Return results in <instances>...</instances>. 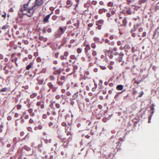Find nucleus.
<instances>
[{
	"instance_id": "nucleus-1",
	"label": "nucleus",
	"mask_w": 159,
	"mask_h": 159,
	"mask_svg": "<svg viewBox=\"0 0 159 159\" xmlns=\"http://www.w3.org/2000/svg\"><path fill=\"white\" fill-rule=\"evenodd\" d=\"M29 3V2H28L26 4L21 5L20 11L23 15H26L29 17H31L32 16L34 11L32 7L28 8Z\"/></svg>"
},
{
	"instance_id": "nucleus-2",
	"label": "nucleus",
	"mask_w": 159,
	"mask_h": 159,
	"mask_svg": "<svg viewBox=\"0 0 159 159\" xmlns=\"http://www.w3.org/2000/svg\"><path fill=\"white\" fill-rule=\"evenodd\" d=\"M61 125L65 127V132L67 135L71 134V126L70 123H68L67 124L65 122H62Z\"/></svg>"
},
{
	"instance_id": "nucleus-3",
	"label": "nucleus",
	"mask_w": 159,
	"mask_h": 159,
	"mask_svg": "<svg viewBox=\"0 0 159 159\" xmlns=\"http://www.w3.org/2000/svg\"><path fill=\"white\" fill-rule=\"evenodd\" d=\"M71 59H74L75 61L73 62V68L74 70H76L78 68L79 66V60L74 55H71L70 57Z\"/></svg>"
},
{
	"instance_id": "nucleus-4",
	"label": "nucleus",
	"mask_w": 159,
	"mask_h": 159,
	"mask_svg": "<svg viewBox=\"0 0 159 159\" xmlns=\"http://www.w3.org/2000/svg\"><path fill=\"white\" fill-rule=\"evenodd\" d=\"M66 29V27H60L59 29L57 30V31L55 33V36L57 38H59L61 37V35L65 31Z\"/></svg>"
},
{
	"instance_id": "nucleus-5",
	"label": "nucleus",
	"mask_w": 159,
	"mask_h": 159,
	"mask_svg": "<svg viewBox=\"0 0 159 159\" xmlns=\"http://www.w3.org/2000/svg\"><path fill=\"white\" fill-rule=\"evenodd\" d=\"M43 4V0H35L34 5L32 7V8L34 11L40 7Z\"/></svg>"
},
{
	"instance_id": "nucleus-6",
	"label": "nucleus",
	"mask_w": 159,
	"mask_h": 159,
	"mask_svg": "<svg viewBox=\"0 0 159 159\" xmlns=\"http://www.w3.org/2000/svg\"><path fill=\"white\" fill-rule=\"evenodd\" d=\"M47 86L48 88L51 89L52 92H55L57 90L58 88L57 87L55 86L51 82H48L47 84Z\"/></svg>"
},
{
	"instance_id": "nucleus-7",
	"label": "nucleus",
	"mask_w": 159,
	"mask_h": 159,
	"mask_svg": "<svg viewBox=\"0 0 159 159\" xmlns=\"http://www.w3.org/2000/svg\"><path fill=\"white\" fill-rule=\"evenodd\" d=\"M44 101H39L37 102L36 105L38 107V110H39V107L42 109H43L44 108Z\"/></svg>"
},
{
	"instance_id": "nucleus-8",
	"label": "nucleus",
	"mask_w": 159,
	"mask_h": 159,
	"mask_svg": "<svg viewBox=\"0 0 159 159\" xmlns=\"http://www.w3.org/2000/svg\"><path fill=\"white\" fill-rule=\"evenodd\" d=\"M61 65L63 67V70L64 71H65V69H67V68L70 67V66L69 65L68 62H62Z\"/></svg>"
},
{
	"instance_id": "nucleus-9",
	"label": "nucleus",
	"mask_w": 159,
	"mask_h": 159,
	"mask_svg": "<svg viewBox=\"0 0 159 159\" xmlns=\"http://www.w3.org/2000/svg\"><path fill=\"white\" fill-rule=\"evenodd\" d=\"M24 148L25 150L27 152H30L29 154H28L29 155H30L33 154V151H31V149L29 147L26 146H25L24 147Z\"/></svg>"
},
{
	"instance_id": "nucleus-10",
	"label": "nucleus",
	"mask_w": 159,
	"mask_h": 159,
	"mask_svg": "<svg viewBox=\"0 0 159 159\" xmlns=\"http://www.w3.org/2000/svg\"><path fill=\"white\" fill-rule=\"evenodd\" d=\"M27 111L30 114V116L33 117L35 116V113L33 112V109L32 108H30Z\"/></svg>"
},
{
	"instance_id": "nucleus-11",
	"label": "nucleus",
	"mask_w": 159,
	"mask_h": 159,
	"mask_svg": "<svg viewBox=\"0 0 159 159\" xmlns=\"http://www.w3.org/2000/svg\"><path fill=\"white\" fill-rule=\"evenodd\" d=\"M73 4L72 2L70 0H67L66 2V7L68 8L72 6Z\"/></svg>"
},
{
	"instance_id": "nucleus-12",
	"label": "nucleus",
	"mask_w": 159,
	"mask_h": 159,
	"mask_svg": "<svg viewBox=\"0 0 159 159\" xmlns=\"http://www.w3.org/2000/svg\"><path fill=\"white\" fill-rule=\"evenodd\" d=\"M61 72V68L55 70L53 72V74L55 75H59Z\"/></svg>"
},
{
	"instance_id": "nucleus-13",
	"label": "nucleus",
	"mask_w": 159,
	"mask_h": 159,
	"mask_svg": "<svg viewBox=\"0 0 159 159\" xmlns=\"http://www.w3.org/2000/svg\"><path fill=\"white\" fill-rule=\"evenodd\" d=\"M50 16V15H48L44 18L43 20L44 23H48V19Z\"/></svg>"
},
{
	"instance_id": "nucleus-14",
	"label": "nucleus",
	"mask_w": 159,
	"mask_h": 159,
	"mask_svg": "<svg viewBox=\"0 0 159 159\" xmlns=\"http://www.w3.org/2000/svg\"><path fill=\"white\" fill-rule=\"evenodd\" d=\"M64 82L63 81L59 79H57V84L59 86H62Z\"/></svg>"
},
{
	"instance_id": "nucleus-15",
	"label": "nucleus",
	"mask_w": 159,
	"mask_h": 159,
	"mask_svg": "<svg viewBox=\"0 0 159 159\" xmlns=\"http://www.w3.org/2000/svg\"><path fill=\"white\" fill-rule=\"evenodd\" d=\"M33 62H30L28 65L26 67V69L27 70H29L33 66Z\"/></svg>"
},
{
	"instance_id": "nucleus-16",
	"label": "nucleus",
	"mask_w": 159,
	"mask_h": 159,
	"mask_svg": "<svg viewBox=\"0 0 159 159\" xmlns=\"http://www.w3.org/2000/svg\"><path fill=\"white\" fill-rule=\"evenodd\" d=\"M76 2H77V4L74 8V9L75 10L77 11H78L79 10V7H78V5L79 0H75Z\"/></svg>"
},
{
	"instance_id": "nucleus-17",
	"label": "nucleus",
	"mask_w": 159,
	"mask_h": 159,
	"mask_svg": "<svg viewBox=\"0 0 159 159\" xmlns=\"http://www.w3.org/2000/svg\"><path fill=\"white\" fill-rule=\"evenodd\" d=\"M11 61L12 62H15L16 66L17 67L18 66V65L16 62L17 61V57H15L14 58H11Z\"/></svg>"
},
{
	"instance_id": "nucleus-18",
	"label": "nucleus",
	"mask_w": 159,
	"mask_h": 159,
	"mask_svg": "<svg viewBox=\"0 0 159 159\" xmlns=\"http://www.w3.org/2000/svg\"><path fill=\"white\" fill-rule=\"evenodd\" d=\"M57 133L58 134L57 137H59V136H62L63 135L62 132L61 130L59 129L57 130Z\"/></svg>"
},
{
	"instance_id": "nucleus-19",
	"label": "nucleus",
	"mask_w": 159,
	"mask_h": 159,
	"mask_svg": "<svg viewBox=\"0 0 159 159\" xmlns=\"http://www.w3.org/2000/svg\"><path fill=\"white\" fill-rule=\"evenodd\" d=\"M43 126L41 125H38L37 127H35L34 129L35 130H37V129H39V130H41L43 129Z\"/></svg>"
},
{
	"instance_id": "nucleus-20",
	"label": "nucleus",
	"mask_w": 159,
	"mask_h": 159,
	"mask_svg": "<svg viewBox=\"0 0 159 159\" xmlns=\"http://www.w3.org/2000/svg\"><path fill=\"white\" fill-rule=\"evenodd\" d=\"M37 96V94L36 93H34L30 95V98H33Z\"/></svg>"
},
{
	"instance_id": "nucleus-21",
	"label": "nucleus",
	"mask_w": 159,
	"mask_h": 159,
	"mask_svg": "<svg viewBox=\"0 0 159 159\" xmlns=\"http://www.w3.org/2000/svg\"><path fill=\"white\" fill-rule=\"evenodd\" d=\"M78 92H77V93H75L72 96L73 98L72 99L74 100L76 99L78 96Z\"/></svg>"
},
{
	"instance_id": "nucleus-22",
	"label": "nucleus",
	"mask_w": 159,
	"mask_h": 159,
	"mask_svg": "<svg viewBox=\"0 0 159 159\" xmlns=\"http://www.w3.org/2000/svg\"><path fill=\"white\" fill-rule=\"evenodd\" d=\"M48 78L50 81H53L55 80V76L53 75H51Z\"/></svg>"
},
{
	"instance_id": "nucleus-23",
	"label": "nucleus",
	"mask_w": 159,
	"mask_h": 159,
	"mask_svg": "<svg viewBox=\"0 0 159 159\" xmlns=\"http://www.w3.org/2000/svg\"><path fill=\"white\" fill-rule=\"evenodd\" d=\"M51 142H52V140L51 139H45L44 140V142L46 143H50Z\"/></svg>"
},
{
	"instance_id": "nucleus-24",
	"label": "nucleus",
	"mask_w": 159,
	"mask_h": 159,
	"mask_svg": "<svg viewBox=\"0 0 159 159\" xmlns=\"http://www.w3.org/2000/svg\"><path fill=\"white\" fill-rule=\"evenodd\" d=\"M39 39L40 40H43L44 41H46L47 40V39L45 38H44L43 36H40L39 37Z\"/></svg>"
},
{
	"instance_id": "nucleus-25",
	"label": "nucleus",
	"mask_w": 159,
	"mask_h": 159,
	"mask_svg": "<svg viewBox=\"0 0 159 159\" xmlns=\"http://www.w3.org/2000/svg\"><path fill=\"white\" fill-rule=\"evenodd\" d=\"M9 26L8 25H5L3 26L2 27V30H6L8 29Z\"/></svg>"
},
{
	"instance_id": "nucleus-26",
	"label": "nucleus",
	"mask_w": 159,
	"mask_h": 159,
	"mask_svg": "<svg viewBox=\"0 0 159 159\" xmlns=\"http://www.w3.org/2000/svg\"><path fill=\"white\" fill-rule=\"evenodd\" d=\"M16 109L18 110H19L21 108L22 106L20 104H18L16 106Z\"/></svg>"
},
{
	"instance_id": "nucleus-27",
	"label": "nucleus",
	"mask_w": 159,
	"mask_h": 159,
	"mask_svg": "<svg viewBox=\"0 0 159 159\" xmlns=\"http://www.w3.org/2000/svg\"><path fill=\"white\" fill-rule=\"evenodd\" d=\"M65 77L64 76H61L60 77V80L63 81L64 82L65 80Z\"/></svg>"
},
{
	"instance_id": "nucleus-28",
	"label": "nucleus",
	"mask_w": 159,
	"mask_h": 159,
	"mask_svg": "<svg viewBox=\"0 0 159 159\" xmlns=\"http://www.w3.org/2000/svg\"><path fill=\"white\" fill-rule=\"evenodd\" d=\"M7 88H4L0 90V92H6L7 91Z\"/></svg>"
},
{
	"instance_id": "nucleus-29",
	"label": "nucleus",
	"mask_w": 159,
	"mask_h": 159,
	"mask_svg": "<svg viewBox=\"0 0 159 159\" xmlns=\"http://www.w3.org/2000/svg\"><path fill=\"white\" fill-rule=\"evenodd\" d=\"M29 123L32 124L34 123V121L33 119L30 118L29 120Z\"/></svg>"
},
{
	"instance_id": "nucleus-30",
	"label": "nucleus",
	"mask_w": 159,
	"mask_h": 159,
	"mask_svg": "<svg viewBox=\"0 0 159 159\" xmlns=\"http://www.w3.org/2000/svg\"><path fill=\"white\" fill-rule=\"evenodd\" d=\"M3 127V125L2 124L0 125V133H2V129Z\"/></svg>"
},
{
	"instance_id": "nucleus-31",
	"label": "nucleus",
	"mask_w": 159,
	"mask_h": 159,
	"mask_svg": "<svg viewBox=\"0 0 159 159\" xmlns=\"http://www.w3.org/2000/svg\"><path fill=\"white\" fill-rule=\"evenodd\" d=\"M61 141L63 143H65L66 141V139L65 138H64Z\"/></svg>"
},
{
	"instance_id": "nucleus-32",
	"label": "nucleus",
	"mask_w": 159,
	"mask_h": 159,
	"mask_svg": "<svg viewBox=\"0 0 159 159\" xmlns=\"http://www.w3.org/2000/svg\"><path fill=\"white\" fill-rule=\"evenodd\" d=\"M60 59L62 60H63L66 59V57H65L64 55L61 56L60 57Z\"/></svg>"
},
{
	"instance_id": "nucleus-33",
	"label": "nucleus",
	"mask_w": 159,
	"mask_h": 159,
	"mask_svg": "<svg viewBox=\"0 0 159 159\" xmlns=\"http://www.w3.org/2000/svg\"><path fill=\"white\" fill-rule=\"evenodd\" d=\"M60 96L59 95H57L55 96V98L57 100H59L60 98Z\"/></svg>"
},
{
	"instance_id": "nucleus-34",
	"label": "nucleus",
	"mask_w": 159,
	"mask_h": 159,
	"mask_svg": "<svg viewBox=\"0 0 159 159\" xmlns=\"http://www.w3.org/2000/svg\"><path fill=\"white\" fill-rule=\"evenodd\" d=\"M60 10L59 9L56 10L55 11V13L56 14H59L60 13Z\"/></svg>"
},
{
	"instance_id": "nucleus-35",
	"label": "nucleus",
	"mask_w": 159,
	"mask_h": 159,
	"mask_svg": "<svg viewBox=\"0 0 159 159\" xmlns=\"http://www.w3.org/2000/svg\"><path fill=\"white\" fill-rule=\"evenodd\" d=\"M55 107L57 108H59L60 107V105L58 103H56L55 104Z\"/></svg>"
},
{
	"instance_id": "nucleus-36",
	"label": "nucleus",
	"mask_w": 159,
	"mask_h": 159,
	"mask_svg": "<svg viewBox=\"0 0 159 159\" xmlns=\"http://www.w3.org/2000/svg\"><path fill=\"white\" fill-rule=\"evenodd\" d=\"M36 75V73L35 72H34L33 74H30V75L29 76L30 77H33L35 76V75Z\"/></svg>"
},
{
	"instance_id": "nucleus-37",
	"label": "nucleus",
	"mask_w": 159,
	"mask_h": 159,
	"mask_svg": "<svg viewBox=\"0 0 159 159\" xmlns=\"http://www.w3.org/2000/svg\"><path fill=\"white\" fill-rule=\"evenodd\" d=\"M70 67L69 68H67V69H65V71L67 72H68L70 71Z\"/></svg>"
},
{
	"instance_id": "nucleus-38",
	"label": "nucleus",
	"mask_w": 159,
	"mask_h": 159,
	"mask_svg": "<svg viewBox=\"0 0 159 159\" xmlns=\"http://www.w3.org/2000/svg\"><path fill=\"white\" fill-rule=\"evenodd\" d=\"M57 19V16L56 15H54L52 17V19L53 20H56Z\"/></svg>"
},
{
	"instance_id": "nucleus-39",
	"label": "nucleus",
	"mask_w": 159,
	"mask_h": 159,
	"mask_svg": "<svg viewBox=\"0 0 159 159\" xmlns=\"http://www.w3.org/2000/svg\"><path fill=\"white\" fill-rule=\"evenodd\" d=\"M23 43L25 45H27L29 43V42L27 40H24L23 41Z\"/></svg>"
},
{
	"instance_id": "nucleus-40",
	"label": "nucleus",
	"mask_w": 159,
	"mask_h": 159,
	"mask_svg": "<svg viewBox=\"0 0 159 159\" xmlns=\"http://www.w3.org/2000/svg\"><path fill=\"white\" fill-rule=\"evenodd\" d=\"M13 142L14 143H16L17 142V138L16 137L14 138L13 139Z\"/></svg>"
},
{
	"instance_id": "nucleus-41",
	"label": "nucleus",
	"mask_w": 159,
	"mask_h": 159,
	"mask_svg": "<svg viewBox=\"0 0 159 159\" xmlns=\"http://www.w3.org/2000/svg\"><path fill=\"white\" fill-rule=\"evenodd\" d=\"M12 49H10L9 50H8V52H9V53L8 54H7V55H10V54L12 52Z\"/></svg>"
},
{
	"instance_id": "nucleus-42",
	"label": "nucleus",
	"mask_w": 159,
	"mask_h": 159,
	"mask_svg": "<svg viewBox=\"0 0 159 159\" xmlns=\"http://www.w3.org/2000/svg\"><path fill=\"white\" fill-rule=\"evenodd\" d=\"M43 98V95H42L41 96H38L37 97V99L38 100H39V99H41Z\"/></svg>"
},
{
	"instance_id": "nucleus-43",
	"label": "nucleus",
	"mask_w": 159,
	"mask_h": 159,
	"mask_svg": "<svg viewBox=\"0 0 159 159\" xmlns=\"http://www.w3.org/2000/svg\"><path fill=\"white\" fill-rule=\"evenodd\" d=\"M64 55L66 57L68 55V53L66 51L64 52Z\"/></svg>"
},
{
	"instance_id": "nucleus-44",
	"label": "nucleus",
	"mask_w": 159,
	"mask_h": 159,
	"mask_svg": "<svg viewBox=\"0 0 159 159\" xmlns=\"http://www.w3.org/2000/svg\"><path fill=\"white\" fill-rule=\"evenodd\" d=\"M53 125V123L52 122H50L48 123V126L49 127H51Z\"/></svg>"
},
{
	"instance_id": "nucleus-45",
	"label": "nucleus",
	"mask_w": 159,
	"mask_h": 159,
	"mask_svg": "<svg viewBox=\"0 0 159 159\" xmlns=\"http://www.w3.org/2000/svg\"><path fill=\"white\" fill-rule=\"evenodd\" d=\"M29 116L28 115H25V116H24V119L26 120L28 119L29 118Z\"/></svg>"
},
{
	"instance_id": "nucleus-46",
	"label": "nucleus",
	"mask_w": 159,
	"mask_h": 159,
	"mask_svg": "<svg viewBox=\"0 0 159 159\" xmlns=\"http://www.w3.org/2000/svg\"><path fill=\"white\" fill-rule=\"evenodd\" d=\"M12 119L11 116H9L7 117V120H10Z\"/></svg>"
},
{
	"instance_id": "nucleus-47",
	"label": "nucleus",
	"mask_w": 159,
	"mask_h": 159,
	"mask_svg": "<svg viewBox=\"0 0 159 159\" xmlns=\"http://www.w3.org/2000/svg\"><path fill=\"white\" fill-rule=\"evenodd\" d=\"M28 115L27 114V113L26 111H24V112H23L22 113V115L23 116H24L25 115Z\"/></svg>"
},
{
	"instance_id": "nucleus-48",
	"label": "nucleus",
	"mask_w": 159,
	"mask_h": 159,
	"mask_svg": "<svg viewBox=\"0 0 159 159\" xmlns=\"http://www.w3.org/2000/svg\"><path fill=\"white\" fill-rule=\"evenodd\" d=\"M50 119L51 120H53L55 119H56V118H55V117H53V116H50Z\"/></svg>"
},
{
	"instance_id": "nucleus-49",
	"label": "nucleus",
	"mask_w": 159,
	"mask_h": 159,
	"mask_svg": "<svg viewBox=\"0 0 159 159\" xmlns=\"http://www.w3.org/2000/svg\"><path fill=\"white\" fill-rule=\"evenodd\" d=\"M19 115L18 113H16L14 114V117L16 118L19 117Z\"/></svg>"
},
{
	"instance_id": "nucleus-50",
	"label": "nucleus",
	"mask_w": 159,
	"mask_h": 159,
	"mask_svg": "<svg viewBox=\"0 0 159 159\" xmlns=\"http://www.w3.org/2000/svg\"><path fill=\"white\" fill-rule=\"evenodd\" d=\"M52 114L53 116H55L56 115V112L55 111H53L52 112Z\"/></svg>"
},
{
	"instance_id": "nucleus-51",
	"label": "nucleus",
	"mask_w": 159,
	"mask_h": 159,
	"mask_svg": "<svg viewBox=\"0 0 159 159\" xmlns=\"http://www.w3.org/2000/svg\"><path fill=\"white\" fill-rule=\"evenodd\" d=\"M27 130L29 131H31L32 130V128L30 127H29L27 128Z\"/></svg>"
},
{
	"instance_id": "nucleus-52",
	"label": "nucleus",
	"mask_w": 159,
	"mask_h": 159,
	"mask_svg": "<svg viewBox=\"0 0 159 159\" xmlns=\"http://www.w3.org/2000/svg\"><path fill=\"white\" fill-rule=\"evenodd\" d=\"M6 13H4L3 14H2V16L3 18H4L5 19L6 17Z\"/></svg>"
},
{
	"instance_id": "nucleus-53",
	"label": "nucleus",
	"mask_w": 159,
	"mask_h": 159,
	"mask_svg": "<svg viewBox=\"0 0 159 159\" xmlns=\"http://www.w3.org/2000/svg\"><path fill=\"white\" fill-rule=\"evenodd\" d=\"M66 95L67 96H70L71 95V93L70 92L68 91L66 93Z\"/></svg>"
},
{
	"instance_id": "nucleus-54",
	"label": "nucleus",
	"mask_w": 159,
	"mask_h": 159,
	"mask_svg": "<svg viewBox=\"0 0 159 159\" xmlns=\"http://www.w3.org/2000/svg\"><path fill=\"white\" fill-rule=\"evenodd\" d=\"M47 117V115L45 114H44L43 115V118L44 119H46Z\"/></svg>"
},
{
	"instance_id": "nucleus-55",
	"label": "nucleus",
	"mask_w": 159,
	"mask_h": 159,
	"mask_svg": "<svg viewBox=\"0 0 159 159\" xmlns=\"http://www.w3.org/2000/svg\"><path fill=\"white\" fill-rule=\"evenodd\" d=\"M58 138L60 139V140L61 141L63 138V135L62 136H59V137H58Z\"/></svg>"
},
{
	"instance_id": "nucleus-56",
	"label": "nucleus",
	"mask_w": 159,
	"mask_h": 159,
	"mask_svg": "<svg viewBox=\"0 0 159 159\" xmlns=\"http://www.w3.org/2000/svg\"><path fill=\"white\" fill-rule=\"evenodd\" d=\"M59 54V53H58V52H57V53H56L55 54V57L57 58H58Z\"/></svg>"
},
{
	"instance_id": "nucleus-57",
	"label": "nucleus",
	"mask_w": 159,
	"mask_h": 159,
	"mask_svg": "<svg viewBox=\"0 0 159 159\" xmlns=\"http://www.w3.org/2000/svg\"><path fill=\"white\" fill-rule=\"evenodd\" d=\"M9 73V71L7 70H5L4 71V73L5 74H7Z\"/></svg>"
},
{
	"instance_id": "nucleus-58",
	"label": "nucleus",
	"mask_w": 159,
	"mask_h": 159,
	"mask_svg": "<svg viewBox=\"0 0 159 159\" xmlns=\"http://www.w3.org/2000/svg\"><path fill=\"white\" fill-rule=\"evenodd\" d=\"M47 31L48 33H50L52 31V29L50 28H48L47 30Z\"/></svg>"
},
{
	"instance_id": "nucleus-59",
	"label": "nucleus",
	"mask_w": 159,
	"mask_h": 159,
	"mask_svg": "<svg viewBox=\"0 0 159 159\" xmlns=\"http://www.w3.org/2000/svg\"><path fill=\"white\" fill-rule=\"evenodd\" d=\"M19 119H18L17 120H16L15 121V125L16 126H17L18 125V123L17 122V121L19 120Z\"/></svg>"
},
{
	"instance_id": "nucleus-60",
	"label": "nucleus",
	"mask_w": 159,
	"mask_h": 159,
	"mask_svg": "<svg viewBox=\"0 0 159 159\" xmlns=\"http://www.w3.org/2000/svg\"><path fill=\"white\" fill-rule=\"evenodd\" d=\"M43 135L44 136H46L47 135V133L46 132H43Z\"/></svg>"
},
{
	"instance_id": "nucleus-61",
	"label": "nucleus",
	"mask_w": 159,
	"mask_h": 159,
	"mask_svg": "<svg viewBox=\"0 0 159 159\" xmlns=\"http://www.w3.org/2000/svg\"><path fill=\"white\" fill-rule=\"evenodd\" d=\"M25 122V120L24 119L21 120L20 121L21 124H23Z\"/></svg>"
},
{
	"instance_id": "nucleus-62",
	"label": "nucleus",
	"mask_w": 159,
	"mask_h": 159,
	"mask_svg": "<svg viewBox=\"0 0 159 159\" xmlns=\"http://www.w3.org/2000/svg\"><path fill=\"white\" fill-rule=\"evenodd\" d=\"M28 57L29 59H31L32 58V56L31 55H28Z\"/></svg>"
},
{
	"instance_id": "nucleus-63",
	"label": "nucleus",
	"mask_w": 159,
	"mask_h": 159,
	"mask_svg": "<svg viewBox=\"0 0 159 159\" xmlns=\"http://www.w3.org/2000/svg\"><path fill=\"white\" fill-rule=\"evenodd\" d=\"M11 146V144L10 143H8L7 145V148H9Z\"/></svg>"
},
{
	"instance_id": "nucleus-64",
	"label": "nucleus",
	"mask_w": 159,
	"mask_h": 159,
	"mask_svg": "<svg viewBox=\"0 0 159 159\" xmlns=\"http://www.w3.org/2000/svg\"><path fill=\"white\" fill-rule=\"evenodd\" d=\"M74 88L77 87H78V84H77L76 83L74 84Z\"/></svg>"
}]
</instances>
